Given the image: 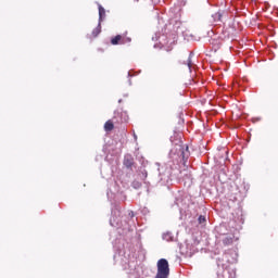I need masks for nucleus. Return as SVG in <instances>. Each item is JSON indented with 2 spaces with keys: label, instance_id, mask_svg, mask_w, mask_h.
Returning <instances> with one entry per match:
<instances>
[{
  "label": "nucleus",
  "instance_id": "obj_11",
  "mask_svg": "<svg viewBox=\"0 0 278 278\" xmlns=\"http://www.w3.org/2000/svg\"><path fill=\"white\" fill-rule=\"evenodd\" d=\"M131 187L135 189V190H140L142 188V182L135 179L132 182H131Z\"/></svg>",
  "mask_w": 278,
  "mask_h": 278
},
{
  "label": "nucleus",
  "instance_id": "obj_7",
  "mask_svg": "<svg viewBox=\"0 0 278 278\" xmlns=\"http://www.w3.org/2000/svg\"><path fill=\"white\" fill-rule=\"evenodd\" d=\"M163 240H166V242H175V236H173V232L167 231L163 233Z\"/></svg>",
  "mask_w": 278,
  "mask_h": 278
},
{
  "label": "nucleus",
  "instance_id": "obj_1",
  "mask_svg": "<svg viewBox=\"0 0 278 278\" xmlns=\"http://www.w3.org/2000/svg\"><path fill=\"white\" fill-rule=\"evenodd\" d=\"M156 268L157 271L154 278H168V275H170V267L166 258H160Z\"/></svg>",
  "mask_w": 278,
  "mask_h": 278
},
{
  "label": "nucleus",
  "instance_id": "obj_13",
  "mask_svg": "<svg viewBox=\"0 0 278 278\" xmlns=\"http://www.w3.org/2000/svg\"><path fill=\"white\" fill-rule=\"evenodd\" d=\"M165 36H168V33H166V30H164L163 35H160V33H156L155 36L152 37V40L157 41L160 40V38H164Z\"/></svg>",
  "mask_w": 278,
  "mask_h": 278
},
{
  "label": "nucleus",
  "instance_id": "obj_19",
  "mask_svg": "<svg viewBox=\"0 0 278 278\" xmlns=\"http://www.w3.org/2000/svg\"><path fill=\"white\" fill-rule=\"evenodd\" d=\"M135 216H136V215L134 214L132 211H129V212H128V217H129V218H134Z\"/></svg>",
  "mask_w": 278,
  "mask_h": 278
},
{
  "label": "nucleus",
  "instance_id": "obj_3",
  "mask_svg": "<svg viewBox=\"0 0 278 278\" xmlns=\"http://www.w3.org/2000/svg\"><path fill=\"white\" fill-rule=\"evenodd\" d=\"M123 164L129 170H131L134 167H136V162H135L134 156L131 154L124 155Z\"/></svg>",
  "mask_w": 278,
  "mask_h": 278
},
{
  "label": "nucleus",
  "instance_id": "obj_21",
  "mask_svg": "<svg viewBox=\"0 0 278 278\" xmlns=\"http://www.w3.org/2000/svg\"><path fill=\"white\" fill-rule=\"evenodd\" d=\"M128 77H131V72H128Z\"/></svg>",
  "mask_w": 278,
  "mask_h": 278
},
{
  "label": "nucleus",
  "instance_id": "obj_17",
  "mask_svg": "<svg viewBox=\"0 0 278 278\" xmlns=\"http://www.w3.org/2000/svg\"><path fill=\"white\" fill-rule=\"evenodd\" d=\"M127 42H131V38H129V37H123V38H122V45H127Z\"/></svg>",
  "mask_w": 278,
  "mask_h": 278
},
{
  "label": "nucleus",
  "instance_id": "obj_14",
  "mask_svg": "<svg viewBox=\"0 0 278 278\" xmlns=\"http://www.w3.org/2000/svg\"><path fill=\"white\" fill-rule=\"evenodd\" d=\"M194 55V53L190 52L188 61H187V66L189 68V71L192 70V56Z\"/></svg>",
  "mask_w": 278,
  "mask_h": 278
},
{
  "label": "nucleus",
  "instance_id": "obj_22",
  "mask_svg": "<svg viewBox=\"0 0 278 278\" xmlns=\"http://www.w3.org/2000/svg\"><path fill=\"white\" fill-rule=\"evenodd\" d=\"M129 86H131V79L128 80Z\"/></svg>",
  "mask_w": 278,
  "mask_h": 278
},
{
  "label": "nucleus",
  "instance_id": "obj_23",
  "mask_svg": "<svg viewBox=\"0 0 278 278\" xmlns=\"http://www.w3.org/2000/svg\"><path fill=\"white\" fill-rule=\"evenodd\" d=\"M118 103H123V99H119V100H118Z\"/></svg>",
  "mask_w": 278,
  "mask_h": 278
},
{
  "label": "nucleus",
  "instance_id": "obj_12",
  "mask_svg": "<svg viewBox=\"0 0 278 278\" xmlns=\"http://www.w3.org/2000/svg\"><path fill=\"white\" fill-rule=\"evenodd\" d=\"M112 129H114V123H112L111 121H108L104 124V131H112Z\"/></svg>",
  "mask_w": 278,
  "mask_h": 278
},
{
  "label": "nucleus",
  "instance_id": "obj_16",
  "mask_svg": "<svg viewBox=\"0 0 278 278\" xmlns=\"http://www.w3.org/2000/svg\"><path fill=\"white\" fill-rule=\"evenodd\" d=\"M198 220H199V224H200V225H205V223H206L207 219L205 218V216L200 215L199 218H198Z\"/></svg>",
  "mask_w": 278,
  "mask_h": 278
},
{
  "label": "nucleus",
  "instance_id": "obj_4",
  "mask_svg": "<svg viewBox=\"0 0 278 278\" xmlns=\"http://www.w3.org/2000/svg\"><path fill=\"white\" fill-rule=\"evenodd\" d=\"M159 170H160L161 181H164V182L169 181V179H170V168L166 167L164 169V172H162L163 168H161Z\"/></svg>",
  "mask_w": 278,
  "mask_h": 278
},
{
  "label": "nucleus",
  "instance_id": "obj_6",
  "mask_svg": "<svg viewBox=\"0 0 278 278\" xmlns=\"http://www.w3.org/2000/svg\"><path fill=\"white\" fill-rule=\"evenodd\" d=\"M223 14H225V11H218L212 15V18L214 23H223Z\"/></svg>",
  "mask_w": 278,
  "mask_h": 278
},
{
  "label": "nucleus",
  "instance_id": "obj_15",
  "mask_svg": "<svg viewBox=\"0 0 278 278\" xmlns=\"http://www.w3.org/2000/svg\"><path fill=\"white\" fill-rule=\"evenodd\" d=\"M233 242V239L231 237H225L223 239V244H225L226 247H229V244H231Z\"/></svg>",
  "mask_w": 278,
  "mask_h": 278
},
{
  "label": "nucleus",
  "instance_id": "obj_2",
  "mask_svg": "<svg viewBox=\"0 0 278 278\" xmlns=\"http://www.w3.org/2000/svg\"><path fill=\"white\" fill-rule=\"evenodd\" d=\"M175 153H177V157H181L182 162H188V157H190V150L188 146H179L178 150H172L170 155L175 157Z\"/></svg>",
  "mask_w": 278,
  "mask_h": 278
},
{
  "label": "nucleus",
  "instance_id": "obj_5",
  "mask_svg": "<svg viewBox=\"0 0 278 278\" xmlns=\"http://www.w3.org/2000/svg\"><path fill=\"white\" fill-rule=\"evenodd\" d=\"M147 177H149V173L147 172V169H144V167H140L138 172V178L147 184Z\"/></svg>",
  "mask_w": 278,
  "mask_h": 278
},
{
  "label": "nucleus",
  "instance_id": "obj_10",
  "mask_svg": "<svg viewBox=\"0 0 278 278\" xmlns=\"http://www.w3.org/2000/svg\"><path fill=\"white\" fill-rule=\"evenodd\" d=\"M101 34V22L98 23V26L92 30V37L97 38Z\"/></svg>",
  "mask_w": 278,
  "mask_h": 278
},
{
  "label": "nucleus",
  "instance_id": "obj_9",
  "mask_svg": "<svg viewBox=\"0 0 278 278\" xmlns=\"http://www.w3.org/2000/svg\"><path fill=\"white\" fill-rule=\"evenodd\" d=\"M123 36L116 35L114 38L111 39L112 45H122Z\"/></svg>",
  "mask_w": 278,
  "mask_h": 278
},
{
  "label": "nucleus",
  "instance_id": "obj_18",
  "mask_svg": "<svg viewBox=\"0 0 278 278\" xmlns=\"http://www.w3.org/2000/svg\"><path fill=\"white\" fill-rule=\"evenodd\" d=\"M112 214H117L118 216H121V210L116 207L115 210L112 211Z\"/></svg>",
  "mask_w": 278,
  "mask_h": 278
},
{
  "label": "nucleus",
  "instance_id": "obj_8",
  "mask_svg": "<svg viewBox=\"0 0 278 278\" xmlns=\"http://www.w3.org/2000/svg\"><path fill=\"white\" fill-rule=\"evenodd\" d=\"M103 18H105V9L99 4V23H103Z\"/></svg>",
  "mask_w": 278,
  "mask_h": 278
},
{
  "label": "nucleus",
  "instance_id": "obj_20",
  "mask_svg": "<svg viewBox=\"0 0 278 278\" xmlns=\"http://www.w3.org/2000/svg\"><path fill=\"white\" fill-rule=\"evenodd\" d=\"M165 29H170V25H165Z\"/></svg>",
  "mask_w": 278,
  "mask_h": 278
}]
</instances>
